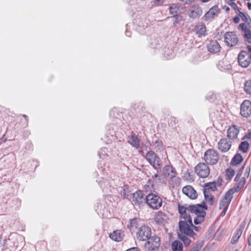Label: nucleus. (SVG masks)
<instances>
[{"mask_svg":"<svg viewBox=\"0 0 251 251\" xmlns=\"http://www.w3.org/2000/svg\"><path fill=\"white\" fill-rule=\"evenodd\" d=\"M244 169V167L242 166L239 170L234 178V181L237 182L236 184L225 193L223 199L220 202L219 209H221L226 206L227 208H228L233 198V195L235 192H239L245 184L246 178L248 177L250 175V168L249 167L246 168L245 174L242 177Z\"/></svg>","mask_w":251,"mask_h":251,"instance_id":"obj_1","label":"nucleus"},{"mask_svg":"<svg viewBox=\"0 0 251 251\" xmlns=\"http://www.w3.org/2000/svg\"><path fill=\"white\" fill-rule=\"evenodd\" d=\"M190 212L197 215L194 218V222L196 225H199L203 222L206 215L205 210L207 209L205 202L202 201L201 204H193L190 207Z\"/></svg>","mask_w":251,"mask_h":251,"instance_id":"obj_2","label":"nucleus"},{"mask_svg":"<svg viewBox=\"0 0 251 251\" xmlns=\"http://www.w3.org/2000/svg\"><path fill=\"white\" fill-rule=\"evenodd\" d=\"M248 51L241 50L238 55V62L242 68H247L251 63V46L246 47Z\"/></svg>","mask_w":251,"mask_h":251,"instance_id":"obj_3","label":"nucleus"},{"mask_svg":"<svg viewBox=\"0 0 251 251\" xmlns=\"http://www.w3.org/2000/svg\"><path fill=\"white\" fill-rule=\"evenodd\" d=\"M146 203L152 209H159L162 206V200L158 195L150 193L146 197Z\"/></svg>","mask_w":251,"mask_h":251,"instance_id":"obj_4","label":"nucleus"},{"mask_svg":"<svg viewBox=\"0 0 251 251\" xmlns=\"http://www.w3.org/2000/svg\"><path fill=\"white\" fill-rule=\"evenodd\" d=\"M145 158L148 162L155 170L162 168V161L159 156L153 151H149L146 153Z\"/></svg>","mask_w":251,"mask_h":251,"instance_id":"obj_5","label":"nucleus"},{"mask_svg":"<svg viewBox=\"0 0 251 251\" xmlns=\"http://www.w3.org/2000/svg\"><path fill=\"white\" fill-rule=\"evenodd\" d=\"M203 158L207 164L213 165L218 161L219 154L215 150L208 149L205 152Z\"/></svg>","mask_w":251,"mask_h":251,"instance_id":"obj_6","label":"nucleus"},{"mask_svg":"<svg viewBox=\"0 0 251 251\" xmlns=\"http://www.w3.org/2000/svg\"><path fill=\"white\" fill-rule=\"evenodd\" d=\"M193 223L181 220L179 222V232L178 234H182L188 235L190 237H193L196 233L191 228Z\"/></svg>","mask_w":251,"mask_h":251,"instance_id":"obj_7","label":"nucleus"},{"mask_svg":"<svg viewBox=\"0 0 251 251\" xmlns=\"http://www.w3.org/2000/svg\"><path fill=\"white\" fill-rule=\"evenodd\" d=\"M151 228L147 226H142L139 227L136 233L137 239L139 241H146L151 236Z\"/></svg>","mask_w":251,"mask_h":251,"instance_id":"obj_8","label":"nucleus"},{"mask_svg":"<svg viewBox=\"0 0 251 251\" xmlns=\"http://www.w3.org/2000/svg\"><path fill=\"white\" fill-rule=\"evenodd\" d=\"M226 44L230 47H235L240 44L238 37L234 32H227L224 35Z\"/></svg>","mask_w":251,"mask_h":251,"instance_id":"obj_9","label":"nucleus"},{"mask_svg":"<svg viewBox=\"0 0 251 251\" xmlns=\"http://www.w3.org/2000/svg\"><path fill=\"white\" fill-rule=\"evenodd\" d=\"M147 240L145 244V247L149 251L156 250L160 246V239L158 236H151Z\"/></svg>","mask_w":251,"mask_h":251,"instance_id":"obj_10","label":"nucleus"},{"mask_svg":"<svg viewBox=\"0 0 251 251\" xmlns=\"http://www.w3.org/2000/svg\"><path fill=\"white\" fill-rule=\"evenodd\" d=\"M195 172L200 177L206 178L210 174V169L206 164L200 163L195 167Z\"/></svg>","mask_w":251,"mask_h":251,"instance_id":"obj_11","label":"nucleus"},{"mask_svg":"<svg viewBox=\"0 0 251 251\" xmlns=\"http://www.w3.org/2000/svg\"><path fill=\"white\" fill-rule=\"evenodd\" d=\"M240 114L243 117L248 118L251 115V101L245 100L240 106Z\"/></svg>","mask_w":251,"mask_h":251,"instance_id":"obj_12","label":"nucleus"},{"mask_svg":"<svg viewBox=\"0 0 251 251\" xmlns=\"http://www.w3.org/2000/svg\"><path fill=\"white\" fill-rule=\"evenodd\" d=\"M132 201L134 204L139 206L146 202V197H144L143 192L138 190L134 193L132 195Z\"/></svg>","mask_w":251,"mask_h":251,"instance_id":"obj_13","label":"nucleus"},{"mask_svg":"<svg viewBox=\"0 0 251 251\" xmlns=\"http://www.w3.org/2000/svg\"><path fill=\"white\" fill-rule=\"evenodd\" d=\"M232 142L226 138L221 139L218 143V149L222 152H226L229 151Z\"/></svg>","mask_w":251,"mask_h":251,"instance_id":"obj_14","label":"nucleus"},{"mask_svg":"<svg viewBox=\"0 0 251 251\" xmlns=\"http://www.w3.org/2000/svg\"><path fill=\"white\" fill-rule=\"evenodd\" d=\"M238 29L241 30L243 32V36L245 40L249 43L251 44V30L248 27L245 23H241L238 26Z\"/></svg>","mask_w":251,"mask_h":251,"instance_id":"obj_15","label":"nucleus"},{"mask_svg":"<svg viewBox=\"0 0 251 251\" xmlns=\"http://www.w3.org/2000/svg\"><path fill=\"white\" fill-rule=\"evenodd\" d=\"M240 132V127L236 125H232L228 128L227 131L228 138L231 140L236 139Z\"/></svg>","mask_w":251,"mask_h":251,"instance_id":"obj_16","label":"nucleus"},{"mask_svg":"<svg viewBox=\"0 0 251 251\" xmlns=\"http://www.w3.org/2000/svg\"><path fill=\"white\" fill-rule=\"evenodd\" d=\"M220 9L218 6H214L211 7L204 16L205 21H208L214 19L215 16H217L219 13Z\"/></svg>","mask_w":251,"mask_h":251,"instance_id":"obj_17","label":"nucleus"},{"mask_svg":"<svg viewBox=\"0 0 251 251\" xmlns=\"http://www.w3.org/2000/svg\"><path fill=\"white\" fill-rule=\"evenodd\" d=\"M202 13L201 8L198 5H194L190 9L189 16L192 19L200 17Z\"/></svg>","mask_w":251,"mask_h":251,"instance_id":"obj_18","label":"nucleus"},{"mask_svg":"<svg viewBox=\"0 0 251 251\" xmlns=\"http://www.w3.org/2000/svg\"><path fill=\"white\" fill-rule=\"evenodd\" d=\"M184 194L191 199H195L197 197V193L194 189L190 185L184 186L182 188Z\"/></svg>","mask_w":251,"mask_h":251,"instance_id":"obj_19","label":"nucleus"},{"mask_svg":"<svg viewBox=\"0 0 251 251\" xmlns=\"http://www.w3.org/2000/svg\"><path fill=\"white\" fill-rule=\"evenodd\" d=\"M208 50L213 53H217L220 50V46L216 40L210 41L207 46Z\"/></svg>","mask_w":251,"mask_h":251,"instance_id":"obj_20","label":"nucleus"},{"mask_svg":"<svg viewBox=\"0 0 251 251\" xmlns=\"http://www.w3.org/2000/svg\"><path fill=\"white\" fill-rule=\"evenodd\" d=\"M110 238L116 242L121 241L124 237V234L121 230H116L114 231L109 235Z\"/></svg>","mask_w":251,"mask_h":251,"instance_id":"obj_21","label":"nucleus"},{"mask_svg":"<svg viewBox=\"0 0 251 251\" xmlns=\"http://www.w3.org/2000/svg\"><path fill=\"white\" fill-rule=\"evenodd\" d=\"M164 175L169 176L171 178L175 177L176 172L172 166L166 165L163 168Z\"/></svg>","mask_w":251,"mask_h":251,"instance_id":"obj_22","label":"nucleus"},{"mask_svg":"<svg viewBox=\"0 0 251 251\" xmlns=\"http://www.w3.org/2000/svg\"><path fill=\"white\" fill-rule=\"evenodd\" d=\"M128 142L132 147L137 149H138L140 146V140L135 134H133L128 137Z\"/></svg>","mask_w":251,"mask_h":251,"instance_id":"obj_23","label":"nucleus"},{"mask_svg":"<svg viewBox=\"0 0 251 251\" xmlns=\"http://www.w3.org/2000/svg\"><path fill=\"white\" fill-rule=\"evenodd\" d=\"M167 215L163 212L158 211L155 215L154 221L158 224H162L167 220Z\"/></svg>","mask_w":251,"mask_h":251,"instance_id":"obj_24","label":"nucleus"},{"mask_svg":"<svg viewBox=\"0 0 251 251\" xmlns=\"http://www.w3.org/2000/svg\"><path fill=\"white\" fill-rule=\"evenodd\" d=\"M195 30L198 37H200L205 35L206 26L204 24H201L195 27Z\"/></svg>","mask_w":251,"mask_h":251,"instance_id":"obj_25","label":"nucleus"},{"mask_svg":"<svg viewBox=\"0 0 251 251\" xmlns=\"http://www.w3.org/2000/svg\"><path fill=\"white\" fill-rule=\"evenodd\" d=\"M217 190L216 183L213 181L212 182L206 183L203 185V193L207 191L208 193H211Z\"/></svg>","mask_w":251,"mask_h":251,"instance_id":"obj_26","label":"nucleus"},{"mask_svg":"<svg viewBox=\"0 0 251 251\" xmlns=\"http://www.w3.org/2000/svg\"><path fill=\"white\" fill-rule=\"evenodd\" d=\"M171 248L172 251H182L183 248L182 243L178 240L173 242Z\"/></svg>","mask_w":251,"mask_h":251,"instance_id":"obj_27","label":"nucleus"},{"mask_svg":"<svg viewBox=\"0 0 251 251\" xmlns=\"http://www.w3.org/2000/svg\"><path fill=\"white\" fill-rule=\"evenodd\" d=\"M178 237L180 240L183 242L185 247H188L190 245L191 240L190 239V237L185 234H178Z\"/></svg>","mask_w":251,"mask_h":251,"instance_id":"obj_28","label":"nucleus"},{"mask_svg":"<svg viewBox=\"0 0 251 251\" xmlns=\"http://www.w3.org/2000/svg\"><path fill=\"white\" fill-rule=\"evenodd\" d=\"M243 232V228L240 227L239 229H238L236 232L235 233V234L233 236L232 238L231 239L230 243L232 244H235L238 240H239V238L240 237L242 233Z\"/></svg>","mask_w":251,"mask_h":251,"instance_id":"obj_29","label":"nucleus"},{"mask_svg":"<svg viewBox=\"0 0 251 251\" xmlns=\"http://www.w3.org/2000/svg\"><path fill=\"white\" fill-rule=\"evenodd\" d=\"M238 15L239 16L241 17L242 21L246 22L250 27L251 28V18L250 16L247 14H245L240 11L239 12Z\"/></svg>","mask_w":251,"mask_h":251,"instance_id":"obj_30","label":"nucleus"},{"mask_svg":"<svg viewBox=\"0 0 251 251\" xmlns=\"http://www.w3.org/2000/svg\"><path fill=\"white\" fill-rule=\"evenodd\" d=\"M203 194L205 200L206 201L207 203L209 205H212L214 201L213 196L211 194V193H208L207 191H205Z\"/></svg>","mask_w":251,"mask_h":251,"instance_id":"obj_31","label":"nucleus"},{"mask_svg":"<svg viewBox=\"0 0 251 251\" xmlns=\"http://www.w3.org/2000/svg\"><path fill=\"white\" fill-rule=\"evenodd\" d=\"M170 13L171 15H177V12L179 10V6L177 3H172L169 8Z\"/></svg>","mask_w":251,"mask_h":251,"instance_id":"obj_32","label":"nucleus"},{"mask_svg":"<svg viewBox=\"0 0 251 251\" xmlns=\"http://www.w3.org/2000/svg\"><path fill=\"white\" fill-rule=\"evenodd\" d=\"M242 160V156L240 153H237L232 158L231 163L232 165H236L240 164Z\"/></svg>","mask_w":251,"mask_h":251,"instance_id":"obj_33","label":"nucleus"},{"mask_svg":"<svg viewBox=\"0 0 251 251\" xmlns=\"http://www.w3.org/2000/svg\"><path fill=\"white\" fill-rule=\"evenodd\" d=\"M249 148V143L246 141H242L239 146V150L244 153L248 151Z\"/></svg>","mask_w":251,"mask_h":251,"instance_id":"obj_34","label":"nucleus"},{"mask_svg":"<svg viewBox=\"0 0 251 251\" xmlns=\"http://www.w3.org/2000/svg\"><path fill=\"white\" fill-rule=\"evenodd\" d=\"M244 89L246 94L251 95V79L247 80L245 82Z\"/></svg>","mask_w":251,"mask_h":251,"instance_id":"obj_35","label":"nucleus"},{"mask_svg":"<svg viewBox=\"0 0 251 251\" xmlns=\"http://www.w3.org/2000/svg\"><path fill=\"white\" fill-rule=\"evenodd\" d=\"M138 220L137 218H133L129 221V223L127 225V227L130 230L136 228L138 225Z\"/></svg>","mask_w":251,"mask_h":251,"instance_id":"obj_36","label":"nucleus"},{"mask_svg":"<svg viewBox=\"0 0 251 251\" xmlns=\"http://www.w3.org/2000/svg\"><path fill=\"white\" fill-rule=\"evenodd\" d=\"M152 146L156 149V150H162L163 149V144L162 142L160 140H157L152 141Z\"/></svg>","mask_w":251,"mask_h":251,"instance_id":"obj_37","label":"nucleus"},{"mask_svg":"<svg viewBox=\"0 0 251 251\" xmlns=\"http://www.w3.org/2000/svg\"><path fill=\"white\" fill-rule=\"evenodd\" d=\"M130 191L127 187H124L121 191V195L125 199H129L130 196Z\"/></svg>","mask_w":251,"mask_h":251,"instance_id":"obj_38","label":"nucleus"},{"mask_svg":"<svg viewBox=\"0 0 251 251\" xmlns=\"http://www.w3.org/2000/svg\"><path fill=\"white\" fill-rule=\"evenodd\" d=\"M192 205H190L188 206H185L183 205H178V211L180 215L182 214H185V213L187 212L186 211L190 212V210L189 209L190 207H191Z\"/></svg>","mask_w":251,"mask_h":251,"instance_id":"obj_39","label":"nucleus"},{"mask_svg":"<svg viewBox=\"0 0 251 251\" xmlns=\"http://www.w3.org/2000/svg\"><path fill=\"white\" fill-rule=\"evenodd\" d=\"M107 149L106 148H103L101 149V150L99 152V155L100 157L102 159H105L107 156Z\"/></svg>","mask_w":251,"mask_h":251,"instance_id":"obj_40","label":"nucleus"},{"mask_svg":"<svg viewBox=\"0 0 251 251\" xmlns=\"http://www.w3.org/2000/svg\"><path fill=\"white\" fill-rule=\"evenodd\" d=\"M177 123L178 120L176 118L174 117H171L168 121L169 126H172V127H176V125Z\"/></svg>","mask_w":251,"mask_h":251,"instance_id":"obj_41","label":"nucleus"},{"mask_svg":"<svg viewBox=\"0 0 251 251\" xmlns=\"http://www.w3.org/2000/svg\"><path fill=\"white\" fill-rule=\"evenodd\" d=\"M226 178L227 179H231V178L235 174L234 170L231 168H229L226 169Z\"/></svg>","mask_w":251,"mask_h":251,"instance_id":"obj_42","label":"nucleus"},{"mask_svg":"<svg viewBox=\"0 0 251 251\" xmlns=\"http://www.w3.org/2000/svg\"><path fill=\"white\" fill-rule=\"evenodd\" d=\"M181 218L184 219V220H182L183 221H186L190 223L192 222V218L190 215L187 212L185 213V214L181 215Z\"/></svg>","mask_w":251,"mask_h":251,"instance_id":"obj_43","label":"nucleus"},{"mask_svg":"<svg viewBox=\"0 0 251 251\" xmlns=\"http://www.w3.org/2000/svg\"><path fill=\"white\" fill-rule=\"evenodd\" d=\"M203 246V243H199L197 244L194 247L192 248V250L194 251H199Z\"/></svg>","mask_w":251,"mask_h":251,"instance_id":"obj_44","label":"nucleus"},{"mask_svg":"<svg viewBox=\"0 0 251 251\" xmlns=\"http://www.w3.org/2000/svg\"><path fill=\"white\" fill-rule=\"evenodd\" d=\"M245 139L251 140V130H248L247 133L245 134L242 138V140H243Z\"/></svg>","mask_w":251,"mask_h":251,"instance_id":"obj_45","label":"nucleus"},{"mask_svg":"<svg viewBox=\"0 0 251 251\" xmlns=\"http://www.w3.org/2000/svg\"><path fill=\"white\" fill-rule=\"evenodd\" d=\"M173 21L175 23H178L179 21L180 20V16L177 15H174L172 17Z\"/></svg>","mask_w":251,"mask_h":251,"instance_id":"obj_46","label":"nucleus"},{"mask_svg":"<svg viewBox=\"0 0 251 251\" xmlns=\"http://www.w3.org/2000/svg\"><path fill=\"white\" fill-rule=\"evenodd\" d=\"M230 5L234 8V9L238 13L240 12L239 9L235 2H232L230 4Z\"/></svg>","mask_w":251,"mask_h":251,"instance_id":"obj_47","label":"nucleus"},{"mask_svg":"<svg viewBox=\"0 0 251 251\" xmlns=\"http://www.w3.org/2000/svg\"><path fill=\"white\" fill-rule=\"evenodd\" d=\"M214 182L216 183V187L217 186H220L222 185V179L221 178H218L217 180L216 181H213Z\"/></svg>","mask_w":251,"mask_h":251,"instance_id":"obj_48","label":"nucleus"},{"mask_svg":"<svg viewBox=\"0 0 251 251\" xmlns=\"http://www.w3.org/2000/svg\"><path fill=\"white\" fill-rule=\"evenodd\" d=\"M180 1L184 2L186 4H189L194 2L195 0H179Z\"/></svg>","mask_w":251,"mask_h":251,"instance_id":"obj_49","label":"nucleus"},{"mask_svg":"<svg viewBox=\"0 0 251 251\" xmlns=\"http://www.w3.org/2000/svg\"><path fill=\"white\" fill-rule=\"evenodd\" d=\"M223 208V210L222 212H221V213L220 214V216L222 217H223L225 215V214L226 212V211L228 209V208H227V206Z\"/></svg>","mask_w":251,"mask_h":251,"instance_id":"obj_50","label":"nucleus"},{"mask_svg":"<svg viewBox=\"0 0 251 251\" xmlns=\"http://www.w3.org/2000/svg\"><path fill=\"white\" fill-rule=\"evenodd\" d=\"M164 2V0H154V3L157 5H160Z\"/></svg>","mask_w":251,"mask_h":251,"instance_id":"obj_51","label":"nucleus"},{"mask_svg":"<svg viewBox=\"0 0 251 251\" xmlns=\"http://www.w3.org/2000/svg\"><path fill=\"white\" fill-rule=\"evenodd\" d=\"M233 21L234 23H235V24L239 23V21H240L239 17L236 16V17H234L233 19Z\"/></svg>","mask_w":251,"mask_h":251,"instance_id":"obj_52","label":"nucleus"},{"mask_svg":"<svg viewBox=\"0 0 251 251\" xmlns=\"http://www.w3.org/2000/svg\"><path fill=\"white\" fill-rule=\"evenodd\" d=\"M126 251H140V250L137 247H133V248L129 249L126 250Z\"/></svg>","mask_w":251,"mask_h":251,"instance_id":"obj_53","label":"nucleus"},{"mask_svg":"<svg viewBox=\"0 0 251 251\" xmlns=\"http://www.w3.org/2000/svg\"><path fill=\"white\" fill-rule=\"evenodd\" d=\"M158 175L157 174H154L152 176V178L153 179L156 181H159L160 179L158 178Z\"/></svg>","mask_w":251,"mask_h":251,"instance_id":"obj_54","label":"nucleus"},{"mask_svg":"<svg viewBox=\"0 0 251 251\" xmlns=\"http://www.w3.org/2000/svg\"><path fill=\"white\" fill-rule=\"evenodd\" d=\"M191 228H192L193 230H194L196 231H199V227L198 226H195L193 225V226H191Z\"/></svg>","mask_w":251,"mask_h":251,"instance_id":"obj_55","label":"nucleus"},{"mask_svg":"<svg viewBox=\"0 0 251 251\" xmlns=\"http://www.w3.org/2000/svg\"><path fill=\"white\" fill-rule=\"evenodd\" d=\"M23 116L25 118V120L26 121V124L25 126H27V123H28V117L26 115L24 114Z\"/></svg>","mask_w":251,"mask_h":251,"instance_id":"obj_56","label":"nucleus"},{"mask_svg":"<svg viewBox=\"0 0 251 251\" xmlns=\"http://www.w3.org/2000/svg\"><path fill=\"white\" fill-rule=\"evenodd\" d=\"M248 244L249 246H251V234L250 235L248 238Z\"/></svg>","mask_w":251,"mask_h":251,"instance_id":"obj_57","label":"nucleus"},{"mask_svg":"<svg viewBox=\"0 0 251 251\" xmlns=\"http://www.w3.org/2000/svg\"><path fill=\"white\" fill-rule=\"evenodd\" d=\"M125 33L126 35L128 37H130L131 35L130 32L129 31H128L127 30H126Z\"/></svg>","mask_w":251,"mask_h":251,"instance_id":"obj_58","label":"nucleus"},{"mask_svg":"<svg viewBox=\"0 0 251 251\" xmlns=\"http://www.w3.org/2000/svg\"><path fill=\"white\" fill-rule=\"evenodd\" d=\"M247 5H248V7L249 9L251 10V3L248 2Z\"/></svg>","mask_w":251,"mask_h":251,"instance_id":"obj_59","label":"nucleus"},{"mask_svg":"<svg viewBox=\"0 0 251 251\" xmlns=\"http://www.w3.org/2000/svg\"><path fill=\"white\" fill-rule=\"evenodd\" d=\"M201 2H207L209 1L210 0H201Z\"/></svg>","mask_w":251,"mask_h":251,"instance_id":"obj_60","label":"nucleus"},{"mask_svg":"<svg viewBox=\"0 0 251 251\" xmlns=\"http://www.w3.org/2000/svg\"><path fill=\"white\" fill-rule=\"evenodd\" d=\"M240 227H242L243 228H244L243 227H241V226H240Z\"/></svg>","mask_w":251,"mask_h":251,"instance_id":"obj_61","label":"nucleus"},{"mask_svg":"<svg viewBox=\"0 0 251 251\" xmlns=\"http://www.w3.org/2000/svg\"><path fill=\"white\" fill-rule=\"evenodd\" d=\"M235 251H238V250H236Z\"/></svg>","mask_w":251,"mask_h":251,"instance_id":"obj_62","label":"nucleus"}]
</instances>
